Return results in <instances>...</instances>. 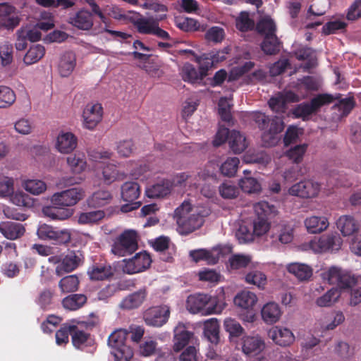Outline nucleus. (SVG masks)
Segmentation results:
<instances>
[{
    "label": "nucleus",
    "instance_id": "1",
    "mask_svg": "<svg viewBox=\"0 0 361 361\" xmlns=\"http://www.w3.org/2000/svg\"><path fill=\"white\" fill-rule=\"evenodd\" d=\"M85 197L81 188H73L54 193L51 197V206L44 207V214L52 219L65 220L73 215V210L65 208L75 205Z\"/></svg>",
    "mask_w": 361,
    "mask_h": 361
},
{
    "label": "nucleus",
    "instance_id": "2",
    "mask_svg": "<svg viewBox=\"0 0 361 361\" xmlns=\"http://www.w3.org/2000/svg\"><path fill=\"white\" fill-rule=\"evenodd\" d=\"M252 118L258 128L262 131L261 137L264 147L276 145L281 140L280 134L285 128L283 118L276 116L269 117L259 111L254 112Z\"/></svg>",
    "mask_w": 361,
    "mask_h": 361
},
{
    "label": "nucleus",
    "instance_id": "3",
    "mask_svg": "<svg viewBox=\"0 0 361 361\" xmlns=\"http://www.w3.org/2000/svg\"><path fill=\"white\" fill-rule=\"evenodd\" d=\"M174 216L181 233L189 234L203 225L206 214L194 210L190 202L184 201L176 209Z\"/></svg>",
    "mask_w": 361,
    "mask_h": 361
},
{
    "label": "nucleus",
    "instance_id": "4",
    "mask_svg": "<svg viewBox=\"0 0 361 361\" xmlns=\"http://www.w3.org/2000/svg\"><path fill=\"white\" fill-rule=\"evenodd\" d=\"M186 307L192 314L201 313L202 315L217 314L221 312L218 298L203 293L190 295L187 298Z\"/></svg>",
    "mask_w": 361,
    "mask_h": 361
},
{
    "label": "nucleus",
    "instance_id": "5",
    "mask_svg": "<svg viewBox=\"0 0 361 361\" xmlns=\"http://www.w3.org/2000/svg\"><path fill=\"white\" fill-rule=\"evenodd\" d=\"M128 332L118 329L112 332L108 338V345L113 349L112 354L116 361H130L133 357V349L126 344Z\"/></svg>",
    "mask_w": 361,
    "mask_h": 361
},
{
    "label": "nucleus",
    "instance_id": "6",
    "mask_svg": "<svg viewBox=\"0 0 361 361\" xmlns=\"http://www.w3.org/2000/svg\"><path fill=\"white\" fill-rule=\"evenodd\" d=\"M137 242L138 235L135 230H125L114 240L111 252L118 257L132 255L138 248Z\"/></svg>",
    "mask_w": 361,
    "mask_h": 361
},
{
    "label": "nucleus",
    "instance_id": "7",
    "mask_svg": "<svg viewBox=\"0 0 361 361\" xmlns=\"http://www.w3.org/2000/svg\"><path fill=\"white\" fill-rule=\"evenodd\" d=\"M338 97H334L330 94H319L313 97L309 103L304 102L297 105L292 113L295 118L307 121L310 116L317 113L322 106L332 103Z\"/></svg>",
    "mask_w": 361,
    "mask_h": 361
},
{
    "label": "nucleus",
    "instance_id": "8",
    "mask_svg": "<svg viewBox=\"0 0 361 361\" xmlns=\"http://www.w3.org/2000/svg\"><path fill=\"white\" fill-rule=\"evenodd\" d=\"M141 194L140 185L133 181L124 183L121 186V199L126 203L121 207V211L128 213L138 209L141 202L137 201Z\"/></svg>",
    "mask_w": 361,
    "mask_h": 361
},
{
    "label": "nucleus",
    "instance_id": "9",
    "mask_svg": "<svg viewBox=\"0 0 361 361\" xmlns=\"http://www.w3.org/2000/svg\"><path fill=\"white\" fill-rule=\"evenodd\" d=\"M37 234L43 240H54L56 244L65 245L71 241V233L68 230H59L43 224L39 226Z\"/></svg>",
    "mask_w": 361,
    "mask_h": 361
},
{
    "label": "nucleus",
    "instance_id": "10",
    "mask_svg": "<svg viewBox=\"0 0 361 361\" xmlns=\"http://www.w3.org/2000/svg\"><path fill=\"white\" fill-rule=\"evenodd\" d=\"M170 308L167 305L151 307L143 313V319L149 326L161 327L169 320Z\"/></svg>",
    "mask_w": 361,
    "mask_h": 361
},
{
    "label": "nucleus",
    "instance_id": "11",
    "mask_svg": "<svg viewBox=\"0 0 361 361\" xmlns=\"http://www.w3.org/2000/svg\"><path fill=\"white\" fill-rule=\"evenodd\" d=\"M341 244L342 239L338 234H329L311 240L310 246L315 252H325L338 251Z\"/></svg>",
    "mask_w": 361,
    "mask_h": 361
},
{
    "label": "nucleus",
    "instance_id": "12",
    "mask_svg": "<svg viewBox=\"0 0 361 361\" xmlns=\"http://www.w3.org/2000/svg\"><path fill=\"white\" fill-rule=\"evenodd\" d=\"M325 278L330 284H336L341 289L350 288L357 282L354 276L336 267H332L328 270Z\"/></svg>",
    "mask_w": 361,
    "mask_h": 361
},
{
    "label": "nucleus",
    "instance_id": "13",
    "mask_svg": "<svg viewBox=\"0 0 361 361\" xmlns=\"http://www.w3.org/2000/svg\"><path fill=\"white\" fill-rule=\"evenodd\" d=\"M123 271L128 274L142 272L148 269L152 263L150 255L146 252L137 253L133 258L123 260Z\"/></svg>",
    "mask_w": 361,
    "mask_h": 361
},
{
    "label": "nucleus",
    "instance_id": "14",
    "mask_svg": "<svg viewBox=\"0 0 361 361\" xmlns=\"http://www.w3.org/2000/svg\"><path fill=\"white\" fill-rule=\"evenodd\" d=\"M319 190V183L312 180H305L292 185L289 189V193L302 198H312L317 196Z\"/></svg>",
    "mask_w": 361,
    "mask_h": 361
},
{
    "label": "nucleus",
    "instance_id": "15",
    "mask_svg": "<svg viewBox=\"0 0 361 361\" xmlns=\"http://www.w3.org/2000/svg\"><path fill=\"white\" fill-rule=\"evenodd\" d=\"M299 99V96L290 90L279 92L274 97H271L268 104L273 111L276 113H285L287 109L288 103L297 102Z\"/></svg>",
    "mask_w": 361,
    "mask_h": 361
},
{
    "label": "nucleus",
    "instance_id": "16",
    "mask_svg": "<svg viewBox=\"0 0 361 361\" xmlns=\"http://www.w3.org/2000/svg\"><path fill=\"white\" fill-rule=\"evenodd\" d=\"M257 301L256 295L250 291L244 290L238 293L234 298V303L241 308L247 310V314L243 317V320L247 322H253L255 319V314L250 309L255 305Z\"/></svg>",
    "mask_w": 361,
    "mask_h": 361
},
{
    "label": "nucleus",
    "instance_id": "17",
    "mask_svg": "<svg viewBox=\"0 0 361 361\" xmlns=\"http://www.w3.org/2000/svg\"><path fill=\"white\" fill-rule=\"evenodd\" d=\"M264 348V341L259 336H247L243 338L242 350L250 358L259 355Z\"/></svg>",
    "mask_w": 361,
    "mask_h": 361
},
{
    "label": "nucleus",
    "instance_id": "18",
    "mask_svg": "<svg viewBox=\"0 0 361 361\" xmlns=\"http://www.w3.org/2000/svg\"><path fill=\"white\" fill-rule=\"evenodd\" d=\"M102 115L103 108L100 104H87L82 114L84 126L89 130L94 129L102 121Z\"/></svg>",
    "mask_w": 361,
    "mask_h": 361
},
{
    "label": "nucleus",
    "instance_id": "19",
    "mask_svg": "<svg viewBox=\"0 0 361 361\" xmlns=\"http://www.w3.org/2000/svg\"><path fill=\"white\" fill-rule=\"evenodd\" d=\"M82 263V254L78 251H71L65 257H62V261L56 267V274L61 276L64 273H68L76 269Z\"/></svg>",
    "mask_w": 361,
    "mask_h": 361
},
{
    "label": "nucleus",
    "instance_id": "20",
    "mask_svg": "<svg viewBox=\"0 0 361 361\" xmlns=\"http://www.w3.org/2000/svg\"><path fill=\"white\" fill-rule=\"evenodd\" d=\"M269 338L277 345L288 346L295 341L293 332L288 328L282 326H273L269 331Z\"/></svg>",
    "mask_w": 361,
    "mask_h": 361
},
{
    "label": "nucleus",
    "instance_id": "21",
    "mask_svg": "<svg viewBox=\"0 0 361 361\" xmlns=\"http://www.w3.org/2000/svg\"><path fill=\"white\" fill-rule=\"evenodd\" d=\"M173 183L168 179H161L155 183L148 186L145 194L149 198H163L171 192Z\"/></svg>",
    "mask_w": 361,
    "mask_h": 361
},
{
    "label": "nucleus",
    "instance_id": "22",
    "mask_svg": "<svg viewBox=\"0 0 361 361\" xmlns=\"http://www.w3.org/2000/svg\"><path fill=\"white\" fill-rule=\"evenodd\" d=\"M147 295L148 292L147 288L145 287L142 288L125 297L122 300L120 307L121 309L128 310L137 309L143 304Z\"/></svg>",
    "mask_w": 361,
    "mask_h": 361
},
{
    "label": "nucleus",
    "instance_id": "23",
    "mask_svg": "<svg viewBox=\"0 0 361 361\" xmlns=\"http://www.w3.org/2000/svg\"><path fill=\"white\" fill-rule=\"evenodd\" d=\"M15 8L8 3L0 4L1 25L8 30H13L20 23V18L14 15Z\"/></svg>",
    "mask_w": 361,
    "mask_h": 361
},
{
    "label": "nucleus",
    "instance_id": "24",
    "mask_svg": "<svg viewBox=\"0 0 361 361\" xmlns=\"http://www.w3.org/2000/svg\"><path fill=\"white\" fill-rule=\"evenodd\" d=\"M68 23L80 30H89L93 25L92 13L81 9L69 18Z\"/></svg>",
    "mask_w": 361,
    "mask_h": 361
},
{
    "label": "nucleus",
    "instance_id": "25",
    "mask_svg": "<svg viewBox=\"0 0 361 361\" xmlns=\"http://www.w3.org/2000/svg\"><path fill=\"white\" fill-rule=\"evenodd\" d=\"M78 138L72 133H61L57 137L56 148L59 152L68 154L73 152L77 147Z\"/></svg>",
    "mask_w": 361,
    "mask_h": 361
},
{
    "label": "nucleus",
    "instance_id": "26",
    "mask_svg": "<svg viewBox=\"0 0 361 361\" xmlns=\"http://www.w3.org/2000/svg\"><path fill=\"white\" fill-rule=\"evenodd\" d=\"M132 16L129 18L130 22L137 28L139 33L150 35L152 33L153 30L157 20L154 19V17L149 18H142L138 13H130Z\"/></svg>",
    "mask_w": 361,
    "mask_h": 361
},
{
    "label": "nucleus",
    "instance_id": "27",
    "mask_svg": "<svg viewBox=\"0 0 361 361\" xmlns=\"http://www.w3.org/2000/svg\"><path fill=\"white\" fill-rule=\"evenodd\" d=\"M221 58L216 59V56H211V54H203L201 56H195V62L199 64V71L204 78L207 76L209 71L215 63L225 60L224 54L221 53Z\"/></svg>",
    "mask_w": 361,
    "mask_h": 361
},
{
    "label": "nucleus",
    "instance_id": "28",
    "mask_svg": "<svg viewBox=\"0 0 361 361\" xmlns=\"http://www.w3.org/2000/svg\"><path fill=\"white\" fill-rule=\"evenodd\" d=\"M282 314L280 306L274 302H270L265 304L261 310V315L263 321L269 324L277 322Z\"/></svg>",
    "mask_w": 361,
    "mask_h": 361
},
{
    "label": "nucleus",
    "instance_id": "29",
    "mask_svg": "<svg viewBox=\"0 0 361 361\" xmlns=\"http://www.w3.org/2000/svg\"><path fill=\"white\" fill-rule=\"evenodd\" d=\"M25 229L19 223L11 221L2 222L0 224V232L4 237L10 240H16L23 235Z\"/></svg>",
    "mask_w": 361,
    "mask_h": 361
},
{
    "label": "nucleus",
    "instance_id": "30",
    "mask_svg": "<svg viewBox=\"0 0 361 361\" xmlns=\"http://www.w3.org/2000/svg\"><path fill=\"white\" fill-rule=\"evenodd\" d=\"M76 64V57L73 51H66L61 56L59 63V71L62 77L69 76Z\"/></svg>",
    "mask_w": 361,
    "mask_h": 361
},
{
    "label": "nucleus",
    "instance_id": "31",
    "mask_svg": "<svg viewBox=\"0 0 361 361\" xmlns=\"http://www.w3.org/2000/svg\"><path fill=\"white\" fill-rule=\"evenodd\" d=\"M87 274L92 281H104L113 276L111 267L109 264H94L88 269Z\"/></svg>",
    "mask_w": 361,
    "mask_h": 361
},
{
    "label": "nucleus",
    "instance_id": "32",
    "mask_svg": "<svg viewBox=\"0 0 361 361\" xmlns=\"http://www.w3.org/2000/svg\"><path fill=\"white\" fill-rule=\"evenodd\" d=\"M193 336L192 332L185 330L184 327L176 328L174 330L173 350L175 352L182 350L188 344Z\"/></svg>",
    "mask_w": 361,
    "mask_h": 361
},
{
    "label": "nucleus",
    "instance_id": "33",
    "mask_svg": "<svg viewBox=\"0 0 361 361\" xmlns=\"http://www.w3.org/2000/svg\"><path fill=\"white\" fill-rule=\"evenodd\" d=\"M71 341L76 348H82L90 338V333L83 327L77 325H71Z\"/></svg>",
    "mask_w": 361,
    "mask_h": 361
},
{
    "label": "nucleus",
    "instance_id": "34",
    "mask_svg": "<svg viewBox=\"0 0 361 361\" xmlns=\"http://www.w3.org/2000/svg\"><path fill=\"white\" fill-rule=\"evenodd\" d=\"M112 199L109 190H100L94 192L87 200L89 207L99 208L108 204Z\"/></svg>",
    "mask_w": 361,
    "mask_h": 361
},
{
    "label": "nucleus",
    "instance_id": "35",
    "mask_svg": "<svg viewBox=\"0 0 361 361\" xmlns=\"http://www.w3.org/2000/svg\"><path fill=\"white\" fill-rule=\"evenodd\" d=\"M228 145L234 154H240L247 148V142L243 135L233 130L228 137Z\"/></svg>",
    "mask_w": 361,
    "mask_h": 361
},
{
    "label": "nucleus",
    "instance_id": "36",
    "mask_svg": "<svg viewBox=\"0 0 361 361\" xmlns=\"http://www.w3.org/2000/svg\"><path fill=\"white\" fill-rule=\"evenodd\" d=\"M305 225L309 233H317L328 228L329 221L324 216H312L305 219Z\"/></svg>",
    "mask_w": 361,
    "mask_h": 361
},
{
    "label": "nucleus",
    "instance_id": "37",
    "mask_svg": "<svg viewBox=\"0 0 361 361\" xmlns=\"http://www.w3.org/2000/svg\"><path fill=\"white\" fill-rule=\"evenodd\" d=\"M204 335L207 340L213 343L219 342V324L216 319L212 318L204 323Z\"/></svg>",
    "mask_w": 361,
    "mask_h": 361
},
{
    "label": "nucleus",
    "instance_id": "38",
    "mask_svg": "<svg viewBox=\"0 0 361 361\" xmlns=\"http://www.w3.org/2000/svg\"><path fill=\"white\" fill-rule=\"evenodd\" d=\"M287 270L300 281L307 280L312 275V269L310 266L302 263H290L288 264Z\"/></svg>",
    "mask_w": 361,
    "mask_h": 361
},
{
    "label": "nucleus",
    "instance_id": "39",
    "mask_svg": "<svg viewBox=\"0 0 361 361\" xmlns=\"http://www.w3.org/2000/svg\"><path fill=\"white\" fill-rule=\"evenodd\" d=\"M182 79L188 83L195 84L200 82L204 78L200 75V72L190 63H185L180 70Z\"/></svg>",
    "mask_w": 361,
    "mask_h": 361
},
{
    "label": "nucleus",
    "instance_id": "40",
    "mask_svg": "<svg viewBox=\"0 0 361 361\" xmlns=\"http://www.w3.org/2000/svg\"><path fill=\"white\" fill-rule=\"evenodd\" d=\"M337 228L345 236L350 235L358 230V225L351 216H341L336 222Z\"/></svg>",
    "mask_w": 361,
    "mask_h": 361
},
{
    "label": "nucleus",
    "instance_id": "41",
    "mask_svg": "<svg viewBox=\"0 0 361 361\" xmlns=\"http://www.w3.org/2000/svg\"><path fill=\"white\" fill-rule=\"evenodd\" d=\"M190 257L195 262L206 261L209 264H215L219 259V255L205 249L194 250L190 252Z\"/></svg>",
    "mask_w": 361,
    "mask_h": 361
},
{
    "label": "nucleus",
    "instance_id": "42",
    "mask_svg": "<svg viewBox=\"0 0 361 361\" xmlns=\"http://www.w3.org/2000/svg\"><path fill=\"white\" fill-rule=\"evenodd\" d=\"M87 302V297L84 294H71L62 300L63 307L69 310H77L82 307Z\"/></svg>",
    "mask_w": 361,
    "mask_h": 361
},
{
    "label": "nucleus",
    "instance_id": "43",
    "mask_svg": "<svg viewBox=\"0 0 361 361\" xmlns=\"http://www.w3.org/2000/svg\"><path fill=\"white\" fill-rule=\"evenodd\" d=\"M261 49L267 55H274L280 51L281 42L276 34L264 37Z\"/></svg>",
    "mask_w": 361,
    "mask_h": 361
},
{
    "label": "nucleus",
    "instance_id": "44",
    "mask_svg": "<svg viewBox=\"0 0 361 361\" xmlns=\"http://www.w3.org/2000/svg\"><path fill=\"white\" fill-rule=\"evenodd\" d=\"M130 54L133 56L134 59H137L143 62V65L140 67L150 76L159 78L161 75V71L157 67H153L149 65L148 61L152 56L151 54H142L136 51H133Z\"/></svg>",
    "mask_w": 361,
    "mask_h": 361
},
{
    "label": "nucleus",
    "instance_id": "45",
    "mask_svg": "<svg viewBox=\"0 0 361 361\" xmlns=\"http://www.w3.org/2000/svg\"><path fill=\"white\" fill-rule=\"evenodd\" d=\"M105 213L102 210H96L87 212H82L78 216V221L80 224H96L102 220Z\"/></svg>",
    "mask_w": 361,
    "mask_h": 361
},
{
    "label": "nucleus",
    "instance_id": "46",
    "mask_svg": "<svg viewBox=\"0 0 361 361\" xmlns=\"http://www.w3.org/2000/svg\"><path fill=\"white\" fill-rule=\"evenodd\" d=\"M45 54V49L41 44L32 46L24 56L23 61L27 65H31L39 61Z\"/></svg>",
    "mask_w": 361,
    "mask_h": 361
},
{
    "label": "nucleus",
    "instance_id": "47",
    "mask_svg": "<svg viewBox=\"0 0 361 361\" xmlns=\"http://www.w3.org/2000/svg\"><path fill=\"white\" fill-rule=\"evenodd\" d=\"M241 190L248 194L258 193L261 191V184L255 178L245 176L239 180Z\"/></svg>",
    "mask_w": 361,
    "mask_h": 361
},
{
    "label": "nucleus",
    "instance_id": "48",
    "mask_svg": "<svg viewBox=\"0 0 361 361\" xmlns=\"http://www.w3.org/2000/svg\"><path fill=\"white\" fill-rule=\"evenodd\" d=\"M67 163L71 171L80 173L86 167V161L82 154H74L67 157Z\"/></svg>",
    "mask_w": 361,
    "mask_h": 361
},
{
    "label": "nucleus",
    "instance_id": "49",
    "mask_svg": "<svg viewBox=\"0 0 361 361\" xmlns=\"http://www.w3.org/2000/svg\"><path fill=\"white\" fill-rule=\"evenodd\" d=\"M277 232L273 234V238L282 244L290 243L293 238V228L286 224H281L277 227Z\"/></svg>",
    "mask_w": 361,
    "mask_h": 361
},
{
    "label": "nucleus",
    "instance_id": "50",
    "mask_svg": "<svg viewBox=\"0 0 361 361\" xmlns=\"http://www.w3.org/2000/svg\"><path fill=\"white\" fill-rule=\"evenodd\" d=\"M204 32V39L206 41L214 44L221 43L226 36L224 29L219 26H212L209 29L206 28Z\"/></svg>",
    "mask_w": 361,
    "mask_h": 361
},
{
    "label": "nucleus",
    "instance_id": "51",
    "mask_svg": "<svg viewBox=\"0 0 361 361\" xmlns=\"http://www.w3.org/2000/svg\"><path fill=\"white\" fill-rule=\"evenodd\" d=\"M295 58L299 61L307 60V62L305 65V68H312L316 64V58L314 51L309 47H303L299 49L295 52Z\"/></svg>",
    "mask_w": 361,
    "mask_h": 361
},
{
    "label": "nucleus",
    "instance_id": "52",
    "mask_svg": "<svg viewBox=\"0 0 361 361\" xmlns=\"http://www.w3.org/2000/svg\"><path fill=\"white\" fill-rule=\"evenodd\" d=\"M341 296L337 288H332L324 295L317 299L316 303L319 307H329L334 304Z\"/></svg>",
    "mask_w": 361,
    "mask_h": 361
},
{
    "label": "nucleus",
    "instance_id": "53",
    "mask_svg": "<svg viewBox=\"0 0 361 361\" xmlns=\"http://www.w3.org/2000/svg\"><path fill=\"white\" fill-rule=\"evenodd\" d=\"M257 32L263 35L264 37L275 35L276 32V26L274 20L269 18H264L261 19L256 25Z\"/></svg>",
    "mask_w": 361,
    "mask_h": 361
},
{
    "label": "nucleus",
    "instance_id": "54",
    "mask_svg": "<svg viewBox=\"0 0 361 361\" xmlns=\"http://www.w3.org/2000/svg\"><path fill=\"white\" fill-rule=\"evenodd\" d=\"M59 286L63 293H73L78 290L79 279L76 275H69L62 278Z\"/></svg>",
    "mask_w": 361,
    "mask_h": 361
},
{
    "label": "nucleus",
    "instance_id": "55",
    "mask_svg": "<svg viewBox=\"0 0 361 361\" xmlns=\"http://www.w3.org/2000/svg\"><path fill=\"white\" fill-rule=\"evenodd\" d=\"M23 186L27 192L35 195L42 194L47 190L46 183L41 180L37 179L25 180Z\"/></svg>",
    "mask_w": 361,
    "mask_h": 361
},
{
    "label": "nucleus",
    "instance_id": "56",
    "mask_svg": "<svg viewBox=\"0 0 361 361\" xmlns=\"http://www.w3.org/2000/svg\"><path fill=\"white\" fill-rule=\"evenodd\" d=\"M257 218L268 219L269 216L276 212V207L266 201H262L254 205Z\"/></svg>",
    "mask_w": 361,
    "mask_h": 361
},
{
    "label": "nucleus",
    "instance_id": "57",
    "mask_svg": "<svg viewBox=\"0 0 361 361\" xmlns=\"http://www.w3.org/2000/svg\"><path fill=\"white\" fill-rule=\"evenodd\" d=\"M178 27L185 32H204L207 27V24H201L195 19L186 18L178 25Z\"/></svg>",
    "mask_w": 361,
    "mask_h": 361
},
{
    "label": "nucleus",
    "instance_id": "58",
    "mask_svg": "<svg viewBox=\"0 0 361 361\" xmlns=\"http://www.w3.org/2000/svg\"><path fill=\"white\" fill-rule=\"evenodd\" d=\"M240 160L238 157L228 158L221 166V173L228 177L234 176L237 172Z\"/></svg>",
    "mask_w": 361,
    "mask_h": 361
},
{
    "label": "nucleus",
    "instance_id": "59",
    "mask_svg": "<svg viewBox=\"0 0 361 361\" xmlns=\"http://www.w3.org/2000/svg\"><path fill=\"white\" fill-rule=\"evenodd\" d=\"M224 326L231 337H240L244 333V329L240 324L232 318H226L224 320Z\"/></svg>",
    "mask_w": 361,
    "mask_h": 361
},
{
    "label": "nucleus",
    "instance_id": "60",
    "mask_svg": "<svg viewBox=\"0 0 361 361\" xmlns=\"http://www.w3.org/2000/svg\"><path fill=\"white\" fill-rule=\"evenodd\" d=\"M54 292L50 289L42 290L36 299L37 304L44 310H49L53 302Z\"/></svg>",
    "mask_w": 361,
    "mask_h": 361
},
{
    "label": "nucleus",
    "instance_id": "61",
    "mask_svg": "<svg viewBox=\"0 0 361 361\" xmlns=\"http://www.w3.org/2000/svg\"><path fill=\"white\" fill-rule=\"evenodd\" d=\"M15 101L14 92L7 86H0V108L10 106Z\"/></svg>",
    "mask_w": 361,
    "mask_h": 361
},
{
    "label": "nucleus",
    "instance_id": "62",
    "mask_svg": "<svg viewBox=\"0 0 361 361\" xmlns=\"http://www.w3.org/2000/svg\"><path fill=\"white\" fill-rule=\"evenodd\" d=\"M219 191L220 195L224 199H234L239 194L238 188L230 182H225L221 184Z\"/></svg>",
    "mask_w": 361,
    "mask_h": 361
},
{
    "label": "nucleus",
    "instance_id": "63",
    "mask_svg": "<svg viewBox=\"0 0 361 361\" xmlns=\"http://www.w3.org/2000/svg\"><path fill=\"white\" fill-rule=\"evenodd\" d=\"M255 27V22L249 16L247 12H241L236 19V27L241 32L252 30Z\"/></svg>",
    "mask_w": 361,
    "mask_h": 361
},
{
    "label": "nucleus",
    "instance_id": "64",
    "mask_svg": "<svg viewBox=\"0 0 361 361\" xmlns=\"http://www.w3.org/2000/svg\"><path fill=\"white\" fill-rule=\"evenodd\" d=\"M255 234L251 228L245 225H240L235 232V237L239 243H247L254 240Z\"/></svg>",
    "mask_w": 361,
    "mask_h": 361
}]
</instances>
